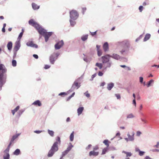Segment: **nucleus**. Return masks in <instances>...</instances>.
<instances>
[{
  "label": "nucleus",
  "instance_id": "11",
  "mask_svg": "<svg viewBox=\"0 0 159 159\" xmlns=\"http://www.w3.org/2000/svg\"><path fill=\"white\" fill-rule=\"evenodd\" d=\"M20 41H17L15 43V46L14 48V51L17 52L20 49Z\"/></svg>",
  "mask_w": 159,
  "mask_h": 159
},
{
  "label": "nucleus",
  "instance_id": "64",
  "mask_svg": "<svg viewBox=\"0 0 159 159\" xmlns=\"http://www.w3.org/2000/svg\"><path fill=\"white\" fill-rule=\"evenodd\" d=\"M145 159H152L148 156H146L145 157Z\"/></svg>",
  "mask_w": 159,
  "mask_h": 159
},
{
  "label": "nucleus",
  "instance_id": "18",
  "mask_svg": "<svg viewBox=\"0 0 159 159\" xmlns=\"http://www.w3.org/2000/svg\"><path fill=\"white\" fill-rule=\"evenodd\" d=\"M32 105L40 107L42 105V103L39 100H37L34 101L32 103Z\"/></svg>",
  "mask_w": 159,
  "mask_h": 159
},
{
  "label": "nucleus",
  "instance_id": "22",
  "mask_svg": "<svg viewBox=\"0 0 159 159\" xmlns=\"http://www.w3.org/2000/svg\"><path fill=\"white\" fill-rule=\"evenodd\" d=\"M20 134V133H18V134H16L15 135H13L11 140V142H13L14 141V140L16 139V138H17L18 137Z\"/></svg>",
  "mask_w": 159,
  "mask_h": 159
},
{
  "label": "nucleus",
  "instance_id": "37",
  "mask_svg": "<svg viewBox=\"0 0 159 159\" xmlns=\"http://www.w3.org/2000/svg\"><path fill=\"white\" fill-rule=\"evenodd\" d=\"M154 82V80L153 79H151L148 83L147 84V86L148 87H149L151 84Z\"/></svg>",
  "mask_w": 159,
  "mask_h": 159
},
{
  "label": "nucleus",
  "instance_id": "35",
  "mask_svg": "<svg viewBox=\"0 0 159 159\" xmlns=\"http://www.w3.org/2000/svg\"><path fill=\"white\" fill-rule=\"evenodd\" d=\"M23 34L22 32H21L19 34L18 37L17 38V40L20 41V40L23 35Z\"/></svg>",
  "mask_w": 159,
  "mask_h": 159
},
{
  "label": "nucleus",
  "instance_id": "63",
  "mask_svg": "<svg viewBox=\"0 0 159 159\" xmlns=\"http://www.w3.org/2000/svg\"><path fill=\"white\" fill-rule=\"evenodd\" d=\"M135 151L136 152H139L140 151V150L138 148H135Z\"/></svg>",
  "mask_w": 159,
  "mask_h": 159
},
{
  "label": "nucleus",
  "instance_id": "20",
  "mask_svg": "<svg viewBox=\"0 0 159 159\" xmlns=\"http://www.w3.org/2000/svg\"><path fill=\"white\" fill-rule=\"evenodd\" d=\"M84 109V107H79L77 110V113L78 116L80 115L83 111Z\"/></svg>",
  "mask_w": 159,
  "mask_h": 159
},
{
  "label": "nucleus",
  "instance_id": "31",
  "mask_svg": "<svg viewBox=\"0 0 159 159\" xmlns=\"http://www.w3.org/2000/svg\"><path fill=\"white\" fill-rule=\"evenodd\" d=\"M109 141L107 139L104 140L103 143H104L105 145L107 146V147H108L109 146V144L108 143Z\"/></svg>",
  "mask_w": 159,
  "mask_h": 159
},
{
  "label": "nucleus",
  "instance_id": "2",
  "mask_svg": "<svg viewBox=\"0 0 159 159\" xmlns=\"http://www.w3.org/2000/svg\"><path fill=\"white\" fill-rule=\"evenodd\" d=\"M118 43L120 47L119 51L120 55L123 56L128 55L130 46L129 42L128 40H125L121 42H119Z\"/></svg>",
  "mask_w": 159,
  "mask_h": 159
},
{
  "label": "nucleus",
  "instance_id": "44",
  "mask_svg": "<svg viewBox=\"0 0 159 159\" xmlns=\"http://www.w3.org/2000/svg\"><path fill=\"white\" fill-rule=\"evenodd\" d=\"M88 91H87L86 92L84 93V94L85 95V96L87 97L88 98H89L90 96V94L89 93H88Z\"/></svg>",
  "mask_w": 159,
  "mask_h": 159
},
{
  "label": "nucleus",
  "instance_id": "33",
  "mask_svg": "<svg viewBox=\"0 0 159 159\" xmlns=\"http://www.w3.org/2000/svg\"><path fill=\"white\" fill-rule=\"evenodd\" d=\"M25 109H21L18 112L19 117H20L22 114L25 111Z\"/></svg>",
  "mask_w": 159,
  "mask_h": 159
},
{
  "label": "nucleus",
  "instance_id": "5",
  "mask_svg": "<svg viewBox=\"0 0 159 159\" xmlns=\"http://www.w3.org/2000/svg\"><path fill=\"white\" fill-rule=\"evenodd\" d=\"M60 54V53L58 52L57 53L54 52L49 57L50 63L52 64H54Z\"/></svg>",
  "mask_w": 159,
  "mask_h": 159
},
{
  "label": "nucleus",
  "instance_id": "27",
  "mask_svg": "<svg viewBox=\"0 0 159 159\" xmlns=\"http://www.w3.org/2000/svg\"><path fill=\"white\" fill-rule=\"evenodd\" d=\"M20 149L17 148L14 151L13 153V154L14 155L18 156L20 154Z\"/></svg>",
  "mask_w": 159,
  "mask_h": 159
},
{
  "label": "nucleus",
  "instance_id": "9",
  "mask_svg": "<svg viewBox=\"0 0 159 159\" xmlns=\"http://www.w3.org/2000/svg\"><path fill=\"white\" fill-rule=\"evenodd\" d=\"M26 45L28 47H33L35 48H37L38 45L34 43L33 41H29L26 43Z\"/></svg>",
  "mask_w": 159,
  "mask_h": 159
},
{
  "label": "nucleus",
  "instance_id": "40",
  "mask_svg": "<svg viewBox=\"0 0 159 159\" xmlns=\"http://www.w3.org/2000/svg\"><path fill=\"white\" fill-rule=\"evenodd\" d=\"M83 79V78L82 77H81L77 79L76 80H75V81L78 83L79 84H81V80L82 79Z\"/></svg>",
  "mask_w": 159,
  "mask_h": 159
},
{
  "label": "nucleus",
  "instance_id": "1",
  "mask_svg": "<svg viewBox=\"0 0 159 159\" xmlns=\"http://www.w3.org/2000/svg\"><path fill=\"white\" fill-rule=\"evenodd\" d=\"M112 58L115 60H118L121 59L122 57L116 53H113L111 55L107 54L101 57V61L104 64V70H106L107 68H110L113 65V63L110 60V58Z\"/></svg>",
  "mask_w": 159,
  "mask_h": 159
},
{
  "label": "nucleus",
  "instance_id": "24",
  "mask_svg": "<svg viewBox=\"0 0 159 159\" xmlns=\"http://www.w3.org/2000/svg\"><path fill=\"white\" fill-rule=\"evenodd\" d=\"M151 34H147L144 38L143 41L145 42L148 40L150 38Z\"/></svg>",
  "mask_w": 159,
  "mask_h": 159
},
{
  "label": "nucleus",
  "instance_id": "23",
  "mask_svg": "<svg viewBox=\"0 0 159 159\" xmlns=\"http://www.w3.org/2000/svg\"><path fill=\"white\" fill-rule=\"evenodd\" d=\"M103 66H104V64L102 63H96L95 64V66L98 67L100 69H101L103 67ZM104 66H103V68H104ZM103 70H104L103 69Z\"/></svg>",
  "mask_w": 159,
  "mask_h": 159
},
{
  "label": "nucleus",
  "instance_id": "3",
  "mask_svg": "<svg viewBox=\"0 0 159 159\" xmlns=\"http://www.w3.org/2000/svg\"><path fill=\"white\" fill-rule=\"evenodd\" d=\"M7 69L4 65L0 64V91L2 90V87L7 81Z\"/></svg>",
  "mask_w": 159,
  "mask_h": 159
},
{
  "label": "nucleus",
  "instance_id": "25",
  "mask_svg": "<svg viewBox=\"0 0 159 159\" xmlns=\"http://www.w3.org/2000/svg\"><path fill=\"white\" fill-rule=\"evenodd\" d=\"M32 7L34 10H35L39 9V6L34 3H32Z\"/></svg>",
  "mask_w": 159,
  "mask_h": 159
},
{
  "label": "nucleus",
  "instance_id": "57",
  "mask_svg": "<svg viewBox=\"0 0 159 159\" xmlns=\"http://www.w3.org/2000/svg\"><path fill=\"white\" fill-rule=\"evenodd\" d=\"M98 76H101L103 75V73H102V71H99L98 72Z\"/></svg>",
  "mask_w": 159,
  "mask_h": 159
},
{
  "label": "nucleus",
  "instance_id": "29",
  "mask_svg": "<svg viewBox=\"0 0 159 159\" xmlns=\"http://www.w3.org/2000/svg\"><path fill=\"white\" fill-rule=\"evenodd\" d=\"M74 132L73 131L70 136V141H73L74 139Z\"/></svg>",
  "mask_w": 159,
  "mask_h": 159
},
{
  "label": "nucleus",
  "instance_id": "52",
  "mask_svg": "<svg viewBox=\"0 0 159 159\" xmlns=\"http://www.w3.org/2000/svg\"><path fill=\"white\" fill-rule=\"evenodd\" d=\"M42 131L36 130L34 131V132L36 134H39L42 132Z\"/></svg>",
  "mask_w": 159,
  "mask_h": 159
},
{
  "label": "nucleus",
  "instance_id": "51",
  "mask_svg": "<svg viewBox=\"0 0 159 159\" xmlns=\"http://www.w3.org/2000/svg\"><path fill=\"white\" fill-rule=\"evenodd\" d=\"M142 133L140 131H138L136 133V136H139Z\"/></svg>",
  "mask_w": 159,
  "mask_h": 159
},
{
  "label": "nucleus",
  "instance_id": "13",
  "mask_svg": "<svg viewBox=\"0 0 159 159\" xmlns=\"http://www.w3.org/2000/svg\"><path fill=\"white\" fill-rule=\"evenodd\" d=\"M80 84L75 81L72 85V89L73 88L75 89L76 87H77L76 89H77L80 87Z\"/></svg>",
  "mask_w": 159,
  "mask_h": 159
},
{
  "label": "nucleus",
  "instance_id": "4",
  "mask_svg": "<svg viewBox=\"0 0 159 159\" xmlns=\"http://www.w3.org/2000/svg\"><path fill=\"white\" fill-rule=\"evenodd\" d=\"M58 150V143L57 141L55 142L51 147V149L49 151L48 157H52L55 152Z\"/></svg>",
  "mask_w": 159,
  "mask_h": 159
},
{
  "label": "nucleus",
  "instance_id": "17",
  "mask_svg": "<svg viewBox=\"0 0 159 159\" xmlns=\"http://www.w3.org/2000/svg\"><path fill=\"white\" fill-rule=\"evenodd\" d=\"M29 23L30 25H32L35 28V26H36V25H39L37 22H34L33 19H30L29 20Z\"/></svg>",
  "mask_w": 159,
  "mask_h": 159
},
{
  "label": "nucleus",
  "instance_id": "16",
  "mask_svg": "<svg viewBox=\"0 0 159 159\" xmlns=\"http://www.w3.org/2000/svg\"><path fill=\"white\" fill-rule=\"evenodd\" d=\"M99 154L98 152H95L94 151H91L89 152V156H97Z\"/></svg>",
  "mask_w": 159,
  "mask_h": 159
},
{
  "label": "nucleus",
  "instance_id": "38",
  "mask_svg": "<svg viewBox=\"0 0 159 159\" xmlns=\"http://www.w3.org/2000/svg\"><path fill=\"white\" fill-rule=\"evenodd\" d=\"M17 62L16 60H13L12 61V65L13 67H15L16 66Z\"/></svg>",
  "mask_w": 159,
  "mask_h": 159
},
{
  "label": "nucleus",
  "instance_id": "15",
  "mask_svg": "<svg viewBox=\"0 0 159 159\" xmlns=\"http://www.w3.org/2000/svg\"><path fill=\"white\" fill-rule=\"evenodd\" d=\"M103 48L104 52H106L109 49V45L107 42H105L103 46Z\"/></svg>",
  "mask_w": 159,
  "mask_h": 159
},
{
  "label": "nucleus",
  "instance_id": "28",
  "mask_svg": "<svg viewBox=\"0 0 159 159\" xmlns=\"http://www.w3.org/2000/svg\"><path fill=\"white\" fill-rule=\"evenodd\" d=\"M75 20H73V19H70V25L72 27L74 26L76 24V22Z\"/></svg>",
  "mask_w": 159,
  "mask_h": 159
},
{
  "label": "nucleus",
  "instance_id": "48",
  "mask_svg": "<svg viewBox=\"0 0 159 159\" xmlns=\"http://www.w3.org/2000/svg\"><path fill=\"white\" fill-rule=\"evenodd\" d=\"M139 82L141 84H143V78L142 77H140L139 78Z\"/></svg>",
  "mask_w": 159,
  "mask_h": 159
},
{
  "label": "nucleus",
  "instance_id": "12",
  "mask_svg": "<svg viewBox=\"0 0 159 159\" xmlns=\"http://www.w3.org/2000/svg\"><path fill=\"white\" fill-rule=\"evenodd\" d=\"M128 138H125V139L128 142L129 141H133L134 140V137L132 135H131L129 133H128L127 134Z\"/></svg>",
  "mask_w": 159,
  "mask_h": 159
},
{
  "label": "nucleus",
  "instance_id": "21",
  "mask_svg": "<svg viewBox=\"0 0 159 159\" xmlns=\"http://www.w3.org/2000/svg\"><path fill=\"white\" fill-rule=\"evenodd\" d=\"M7 47L8 50L9 51H11L12 47V42L11 41L8 42L7 43Z\"/></svg>",
  "mask_w": 159,
  "mask_h": 159
},
{
  "label": "nucleus",
  "instance_id": "60",
  "mask_svg": "<svg viewBox=\"0 0 159 159\" xmlns=\"http://www.w3.org/2000/svg\"><path fill=\"white\" fill-rule=\"evenodd\" d=\"M98 147L97 146H96L93 148V151H94L98 149Z\"/></svg>",
  "mask_w": 159,
  "mask_h": 159
},
{
  "label": "nucleus",
  "instance_id": "26",
  "mask_svg": "<svg viewBox=\"0 0 159 159\" xmlns=\"http://www.w3.org/2000/svg\"><path fill=\"white\" fill-rule=\"evenodd\" d=\"M88 35L86 34L82 36L81 37V39L83 41L87 40L88 38Z\"/></svg>",
  "mask_w": 159,
  "mask_h": 159
},
{
  "label": "nucleus",
  "instance_id": "30",
  "mask_svg": "<svg viewBox=\"0 0 159 159\" xmlns=\"http://www.w3.org/2000/svg\"><path fill=\"white\" fill-rule=\"evenodd\" d=\"M48 134L51 136L53 137L54 135V132L52 130H50L48 129Z\"/></svg>",
  "mask_w": 159,
  "mask_h": 159
},
{
  "label": "nucleus",
  "instance_id": "49",
  "mask_svg": "<svg viewBox=\"0 0 159 159\" xmlns=\"http://www.w3.org/2000/svg\"><path fill=\"white\" fill-rule=\"evenodd\" d=\"M51 67V66L48 65H45L44 67V68L45 69H47Z\"/></svg>",
  "mask_w": 159,
  "mask_h": 159
},
{
  "label": "nucleus",
  "instance_id": "7",
  "mask_svg": "<svg viewBox=\"0 0 159 159\" xmlns=\"http://www.w3.org/2000/svg\"><path fill=\"white\" fill-rule=\"evenodd\" d=\"M35 26V28L37 30L39 34L44 36L46 32V30L43 28L39 25H37Z\"/></svg>",
  "mask_w": 159,
  "mask_h": 159
},
{
  "label": "nucleus",
  "instance_id": "53",
  "mask_svg": "<svg viewBox=\"0 0 159 159\" xmlns=\"http://www.w3.org/2000/svg\"><path fill=\"white\" fill-rule=\"evenodd\" d=\"M126 154V157H130L131 156L132 154L130 152H127V153Z\"/></svg>",
  "mask_w": 159,
  "mask_h": 159
},
{
  "label": "nucleus",
  "instance_id": "6",
  "mask_svg": "<svg viewBox=\"0 0 159 159\" xmlns=\"http://www.w3.org/2000/svg\"><path fill=\"white\" fill-rule=\"evenodd\" d=\"M79 15L77 12L75 10H72L70 11V19L73 20H76L78 18Z\"/></svg>",
  "mask_w": 159,
  "mask_h": 159
},
{
  "label": "nucleus",
  "instance_id": "55",
  "mask_svg": "<svg viewBox=\"0 0 159 159\" xmlns=\"http://www.w3.org/2000/svg\"><path fill=\"white\" fill-rule=\"evenodd\" d=\"M66 94V93L65 92H61L59 93L58 95L59 96H62L65 95Z\"/></svg>",
  "mask_w": 159,
  "mask_h": 159
},
{
  "label": "nucleus",
  "instance_id": "34",
  "mask_svg": "<svg viewBox=\"0 0 159 159\" xmlns=\"http://www.w3.org/2000/svg\"><path fill=\"white\" fill-rule=\"evenodd\" d=\"M13 143V142H11V141H10V142L9 143V144L8 145L7 148L5 150L6 151H9V150H10V147Z\"/></svg>",
  "mask_w": 159,
  "mask_h": 159
},
{
  "label": "nucleus",
  "instance_id": "45",
  "mask_svg": "<svg viewBox=\"0 0 159 159\" xmlns=\"http://www.w3.org/2000/svg\"><path fill=\"white\" fill-rule=\"evenodd\" d=\"M145 153V152L140 151L139 152V154L140 156H142Z\"/></svg>",
  "mask_w": 159,
  "mask_h": 159
},
{
  "label": "nucleus",
  "instance_id": "43",
  "mask_svg": "<svg viewBox=\"0 0 159 159\" xmlns=\"http://www.w3.org/2000/svg\"><path fill=\"white\" fill-rule=\"evenodd\" d=\"M97 75L96 73H95L91 77V78L90 79V80L92 81L93 80L94 78H95Z\"/></svg>",
  "mask_w": 159,
  "mask_h": 159
},
{
  "label": "nucleus",
  "instance_id": "62",
  "mask_svg": "<svg viewBox=\"0 0 159 159\" xmlns=\"http://www.w3.org/2000/svg\"><path fill=\"white\" fill-rule=\"evenodd\" d=\"M133 104L135 106H136V102L135 99H134L133 100Z\"/></svg>",
  "mask_w": 159,
  "mask_h": 159
},
{
  "label": "nucleus",
  "instance_id": "58",
  "mask_svg": "<svg viewBox=\"0 0 159 159\" xmlns=\"http://www.w3.org/2000/svg\"><path fill=\"white\" fill-rule=\"evenodd\" d=\"M19 108H20V107H19V106H17L14 109V110L16 112L19 109Z\"/></svg>",
  "mask_w": 159,
  "mask_h": 159
},
{
  "label": "nucleus",
  "instance_id": "42",
  "mask_svg": "<svg viewBox=\"0 0 159 159\" xmlns=\"http://www.w3.org/2000/svg\"><path fill=\"white\" fill-rule=\"evenodd\" d=\"M56 141H57L58 143V144H60L61 143V139H60V138L59 136H57V137L56 139Z\"/></svg>",
  "mask_w": 159,
  "mask_h": 159
},
{
  "label": "nucleus",
  "instance_id": "54",
  "mask_svg": "<svg viewBox=\"0 0 159 159\" xmlns=\"http://www.w3.org/2000/svg\"><path fill=\"white\" fill-rule=\"evenodd\" d=\"M143 7L142 6H140L139 7V10L140 12H141L143 10Z\"/></svg>",
  "mask_w": 159,
  "mask_h": 159
},
{
  "label": "nucleus",
  "instance_id": "59",
  "mask_svg": "<svg viewBox=\"0 0 159 159\" xmlns=\"http://www.w3.org/2000/svg\"><path fill=\"white\" fill-rule=\"evenodd\" d=\"M83 10V14H84V12L86 10V7H84L82 8Z\"/></svg>",
  "mask_w": 159,
  "mask_h": 159
},
{
  "label": "nucleus",
  "instance_id": "10",
  "mask_svg": "<svg viewBox=\"0 0 159 159\" xmlns=\"http://www.w3.org/2000/svg\"><path fill=\"white\" fill-rule=\"evenodd\" d=\"M52 32H48L46 31V32L44 35L45 41L46 42H47L48 41L49 38L52 35Z\"/></svg>",
  "mask_w": 159,
  "mask_h": 159
},
{
  "label": "nucleus",
  "instance_id": "50",
  "mask_svg": "<svg viewBox=\"0 0 159 159\" xmlns=\"http://www.w3.org/2000/svg\"><path fill=\"white\" fill-rule=\"evenodd\" d=\"M97 31H96L95 32H92L90 31V33L91 34L92 36H93L95 35H96L97 34Z\"/></svg>",
  "mask_w": 159,
  "mask_h": 159
},
{
  "label": "nucleus",
  "instance_id": "61",
  "mask_svg": "<svg viewBox=\"0 0 159 159\" xmlns=\"http://www.w3.org/2000/svg\"><path fill=\"white\" fill-rule=\"evenodd\" d=\"M33 57L36 59H38L39 57L38 55L35 54L33 55Z\"/></svg>",
  "mask_w": 159,
  "mask_h": 159
},
{
  "label": "nucleus",
  "instance_id": "46",
  "mask_svg": "<svg viewBox=\"0 0 159 159\" xmlns=\"http://www.w3.org/2000/svg\"><path fill=\"white\" fill-rule=\"evenodd\" d=\"M115 96L118 99H120V95L119 94H115Z\"/></svg>",
  "mask_w": 159,
  "mask_h": 159
},
{
  "label": "nucleus",
  "instance_id": "39",
  "mask_svg": "<svg viewBox=\"0 0 159 159\" xmlns=\"http://www.w3.org/2000/svg\"><path fill=\"white\" fill-rule=\"evenodd\" d=\"M108 149V147H106L104 148L102 151V154L103 155L106 153L107 152V151Z\"/></svg>",
  "mask_w": 159,
  "mask_h": 159
},
{
  "label": "nucleus",
  "instance_id": "14",
  "mask_svg": "<svg viewBox=\"0 0 159 159\" xmlns=\"http://www.w3.org/2000/svg\"><path fill=\"white\" fill-rule=\"evenodd\" d=\"M9 151L4 150V155L3 156V159H9L10 154H9Z\"/></svg>",
  "mask_w": 159,
  "mask_h": 159
},
{
  "label": "nucleus",
  "instance_id": "47",
  "mask_svg": "<svg viewBox=\"0 0 159 159\" xmlns=\"http://www.w3.org/2000/svg\"><path fill=\"white\" fill-rule=\"evenodd\" d=\"M98 55L99 57L100 56L102 55V52L101 50L97 51Z\"/></svg>",
  "mask_w": 159,
  "mask_h": 159
},
{
  "label": "nucleus",
  "instance_id": "32",
  "mask_svg": "<svg viewBox=\"0 0 159 159\" xmlns=\"http://www.w3.org/2000/svg\"><path fill=\"white\" fill-rule=\"evenodd\" d=\"M70 144L71 145L70 146H69L66 150L68 152L71 150L72 148L73 147V146L71 144V143H70Z\"/></svg>",
  "mask_w": 159,
  "mask_h": 159
},
{
  "label": "nucleus",
  "instance_id": "56",
  "mask_svg": "<svg viewBox=\"0 0 159 159\" xmlns=\"http://www.w3.org/2000/svg\"><path fill=\"white\" fill-rule=\"evenodd\" d=\"M16 54H17V52H16V51H14V54H13V59H15V57H16Z\"/></svg>",
  "mask_w": 159,
  "mask_h": 159
},
{
  "label": "nucleus",
  "instance_id": "8",
  "mask_svg": "<svg viewBox=\"0 0 159 159\" xmlns=\"http://www.w3.org/2000/svg\"><path fill=\"white\" fill-rule=\"evenodd\" d=\"M64 43L62 40L57 42L55 45V48L56 49H60L64 45Z\"/></svg>",
  "mask_w": 159,
  "mask_h": 159
},
{
  "label": "nucleus",
  "instance_id": "36",
  "mask_svg": "<svg viewBox=\"0 0 159 159\" xmlns=\"http://www.w3.org/2000/svg\"><path fill=\"white\" fill-rule=\"evenodd\" d=\"M134 117V116L132 113L129 114L127 116V118H132Z\"/></svg>",
  "mask_w": 159,
  "mask_h": 159
},
{
  "label": "nucleus",
  "instance_id": "41",
  "mask_svg": "<svg viewBox=\"0 0 159 159\" xmlns=\"http://www.w3.org/2000/svg\"><path fill=\"white\" fill-rule=\"evenodd\" d=\"M68 153V152H67L66 150H65V151L62 152L61 157H62L63 158V157H64Z\"/></svg>",
  "mask_w": 159,
  "mask_h": 159
},
{
  "label": "nucleus",
  "instance_id": "19",
  "mask_svg": "<svg viewBox=\"0 0 159 159\" xmlns=\"http://www.w3.org/2000/svg\"><path fill=\"white\" fill-rule=\"evenodd\" d=\"M114 84L113 83H110L107 84V88L108 90H111L114 86Z\"/></svg>",
  "mask_w": 159,
  "mask_h": 159
}]
</instances>
